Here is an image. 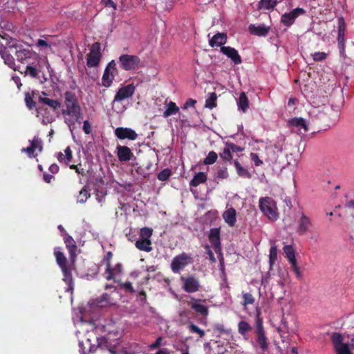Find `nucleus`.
Segmentation results:
<instances>
[{
	"label": "nucleus",
	"mask_w": 354,
	"mask_h": 354,
	"mask_svg": "<svg viewBox=\"0 0 354 354\" xmlns=\"http://www.w3.org/2000/svg\"><path fill=\"white\" fill-rule=\"evenodd\" d=\"M65 109L62 110V115L71 116L68 125L74 124L82 118V109L75 93L71 91L64 93Z\"/></svg>",
	"instance_id": "f257e3e1"
},
{
	"label": "nucleus",
	"mask_w": 354,
	"mask_h": 354,
	"mask_svg": "<svg viewBox=\"0 0 354 354\" xmlns=\"http://www.w3.org/2000/svg\"><path fill=\"white\" fill-rule=\"evenodd\" d=\"M339 116V112L337 109H335L332 106L327 105L318 110L315 115V119L320 122L330 126L335 124Z\"/></svg>",
	"instance_id": "f03ea898"
},
{
	"label": "nucleus",
	"mask_w": 354,
	"mask_h": 354,
	"mask_svg": "<svg viewBox=\"0 0 354 354\" xmlns=\"http://www.w3.org/2000/svg\"><path fill=\"white\" fill-rule=\"evenodd\" d=\"M330 340L333 346V350L336 354H353L354 338L351 339V343H344V337L339 333H333Z\"/></svg>",
	"instance_id": "7ed1b4c3"
},
{
	"label": "nucleus",
	"mask_w": 354,
	"mask_h": 354,
	"mask_svg": "<svg viewBox=\"0 0 354 354\" xmlns=\"http://www.w3.org/2000/svg\"><path fill=\"white\" fill-rule=\"evenodd\" d=\"M153 234V230L147 227H144L140 230L139 238L135 243L136 248L140 250L146 252H151L152 248V243L151 237Z\"/></svg>",
	"instance_id": "20e7f679"
},
{
	"label": "nucleus",
	"mask_w": 354,
	"mask_h": 354,
	"mask_svg": "<svg viewBox=\"0 0 354 354\" xmlns=\"http://www.w3.org/2000/svg\"><path fill=\"white\" fill-rule=\"evenodd\" d=\"M259 208L263 214L270 220H277L278 218L276 202L271 197L261 198L259 199Z\"/></svg>",
	"instance_id": "39448f33"
},
{
	"label": "nucleus",
	"mask_w": 354,
	"mask_h": 354,
	"mask_svg": "<svg viewBox=\"0 0 354 354\" xmlns=\"http://www.w3.org/2000/svg\"><path fill=\"white\" fill-rule=\"evenodd\" d=\"M46 92H41L38 96V106L36 108L37 116L41 115L44 118L47 114V109H45L42 105H46L50 108L53 111L57 110L60 107V102L57 100L50 99L47 97Z\"/></svg>",
	"instance_id": "423d86ee"
},
{
	"label": "nucleus",
	"mask_w": 354,
	"mask_h": 354,
	"mask_svg": "<svg viewBox=\"0 0 354 354\" xmlns=\"http://www.w3.org/2000/svg\"><path fill=\"white\" fill-rule=\"evenodd\" d=\"M255 326V343L260 347L262 352H265L268 349L269 344L263 329V320L259 317V315H257Z\"/></svg>",
	"instance_id": "0eeeda50"
},
{
	"label": "nucleus",
	"mask_w": 354,
	"mask_h": 354,
	"mask_svg": "<svg viewBox=\"0 0 354 354\" xmlns=\"http://www.w3.org/2000/svg\"><path fill=\"white\" fill-rule=\"evenodd\" d=\"M101 47L99 42L92 44L90 52L86 55V65L88 68H94L99 66L102 59Z\"/></svg>",
	"instance_id": "6e6552de"
},
{
	"label": "nucleus",
	"mask_w": 354,
	"mask_h": 354,
	"mask_svg": "<svg viewBox=\"0 0 354 354\" xmlns=\"http://www.w3.org/2000/svg\"><path fill=\"white\" fill-rule=\"evenodd\" d=\"M118 74V71L116 67V63L114 60H111L108 63L104 69L102 77V85L106 88L110 87Z\"/></svg>",
	"instance_id": "1a4fd4ad"
},
{
	"label": "nucleus",
	"mask_w": 354,
	"mask_h": 354,
	"mask_svg": "<svg viewBox=\"0 0 354 354\" xmlns=\"http://www.w3.org/2000/svg\"><path fill=\"white\" fill-rule=\"evenodd\" d=\"M192 262L193 259L190 254L182 252L173 259L171 263V270L174 273H178L182 269Z\"/></svg>",
	"instance_id": "9d476101"
},
{
	"label": "nucleus",
	"mask_w": 354,
	"mask_h": 354,
	"mask_svg": "<svg viewBox=\"0 0 354 354\" xmlns=\"http://www.w3.org/2000/svg\"><path fill=\"white\" fill-rule=\"evenodd\" d=\"M119 62L122 69L131 71L138 67L140 59L136 55L124 54L119 57Z\"/></svg>",
	"instance_id": "9b49d317"
},
{
	"label": "nucleus",
	"mask_w": 354,
	"mask_h": 354,
	"mask_svg": "<svg viewBox=\"0 0 354 354\" xmlns=\"http://www.w3.org/2000/svg\"><path fill=\"white\" fill-rule=\"evenodd\" d=\"M15 54L17 61L24 64H28L34 59H37L39 57L35 52L24 48L23 46L17 49V51H15Z\"/></svg>",
	"instance_id": "f8f14e48"
},
{
	"label": "nucleus",
	"mask_w": 354,
	"mask_h": 354,
	"mask_svg": "<svg viewBox=\"0 0 354 354\" xmlns=\"http://www.w3.org/2000/svg\"><path fill=\"white\" fill-rule=\"evenodd\" d=\"M243 149L233 143L226 142L225 147L223 150V160H234L239 157L238 152L242 151Z\"/></svg>",
	"instance_id": "ddd939ff"
},
{
	"label": "nucleus",
	"mask_w": 354,
	"mask_h": 354,
	"mask_svg": "<svg viewBox=\"0 0 354 354\" xmlns=\"http://www.w3.org/2000/svg\"><path fill=\"white\" fill-rule=\"evenodd\" d=\"M209 240L214 248L217 257L221 266V248L220 246V228H213L210 230Z\"/></svg>",
	"instance_id": "4468645a"
},
{
	"label": "nucleus",
	"mask_w": 354,
	"mask_h": 354,
	"mask_svg": "<svg viewBox=\"0 0 354 354\" xmlns=\"http://www.w3.org/2000/svg\"><path fill=\"white\" fill-rule=\"evenodd\" d=\"M306 10L301 8H297L290 12L284 13L281 18V22L286 26L289 27L292 26L297 17L299 15L305 14Z\"/></svg>",
	"instance_id": "2eb2a0df"
},
{
	"label": "nucleus",
	"mask_w": 354,
	"mask_h": 354,
	"mask_svg": "<svg viewBox=\"0 0 354 354\" xmlns=\"http://www.w3.org/2000/svg\"><path fill=\"white\" fill-rule=\"evenodd\" d=\"M135 90L136 87L133 84H129L120 88L114 97L113 103L131 97L135 93Z\"/></svg>",
	"instance_id": "dca6fc26"
},
{
	"label": "nucleus",
	"mask_w": 354,
	"mask_h": 354,
	"mask_svg": "<svg viewBox=\"0 0 354 354\" xmlns=\"http://www.w3.org/2000/svg\"><path fill=\"white\" fill-rule=\"evenodd\" d=\"M205 300L197 299L192 297L189 305L192 310H193L197 315L206 317L208 315V308L203 303Z\"/></svg>",
	"instance_id": "f3484780"
},
{
	"label": "nucleus",
	"mask_w": 354,
	"mask_h": 354,
	"mask_svg": "<svg viewBox=\"0 0 354 354\" xmlns=\"http://www.w3.org/2000/svg\"><path fill=\"white\" fill-rule=\"evenodd\" d=\"M115 136L120 140L129 139L135 140L138 138L137 133L131 128L118 127L115 130Z\"/></svg>",
	"instance_id": "a211bd4d"
},
{
	"label": "nucleus",
	"mask_w": 354,
	"mask_h": 354,
	"mask_svg": "<svg viewBox=\"0 0 354 354\" xmlns=\"http://www.w3.org/2000/svg\"><path fill=\"white\" fill-rule=\"evenodd\" d=\"M24 75H28L32 78L39 77V73L41 71L40 59L38 57L37 59H34L32 62L26 64Z\"/></svg>",
	"instance_id": "6ab92c4d"
},
{
	"label": "nucleus",
	"mask_w": 354,
	"mask_h": 354,
	"mask_svg": "<svg viewBox=\"0 0 354 354\" xmlns=\"http://www.w3.org/2000/svg\"><path fill=\"white\" fill-rule=\"evenodd\" d=\"M183 281V288L185 292L192 293L195 292L199 290L200 283L194 277H188L187 278H182Z\"/></svg>",
	"instance_id": "aec40b11"
},
{
	"label": "nucleus",
	"mask_w": 354,
	"mask_h": 354,
	"mask_svg": "<svg viewBox=\"0 0 354 354\" xmlns=\"http://www.w3.org/2000/svg\"><path fill=\"white\" fill-rule=\"evenodd\" d=\"M116 150L118 158L120 162L129 161L134 156L130 148L127 146L118 145Z\"/></svg>",
	"instance_id": "412c9836"
},
{
	"label": "nucleus",
	"mask_w": 354,
	"mask_h": 354,
	"mask_svg": "<svg viewBox=\"0 0 354 354\" xmlns=\"http://www.w3.org/2000/svg\"><path fill=\"white\" fill-rule=\"evenodd\" d=\"M311 226L312 223L310 218L302 213L300 219L298 221L297 232L299 235H304L309 230Z\"/></svg>",
	"instance_id": "4be33fe9"
},
{
	"label": "nucleus",
	"mask_w": 354,
	"mask_h": 354,
	"mask_svg": "<svg viewBox=\"0 0 354 354\" xmlns=\"http://www.w3.org/2000/svg\"><path fill=\"white\" fill-rule=\"evenodd\" d=\"M64 241L66 244V246L68 250L70 258L71 261L73 263L75 261V259L77 256L76 250H77V245L75 240L73 237L68 234H66L64 236Z\"/></svg>",
	"instance_id": "5701e85b"
},
{
	"label": "nucleus",
	"mask_w": 354,
	"mask_h": 354,
	"mask_svg": "<svg viewBox=\"0 0 354 354\" xmlns=\"http://www.w3.org/2000/svg\"><path fill=\"white\" fill-rule=\"evenodd\" d=\"M223 218L230 227H234L236 223V211L232 207L226 206V210L223 212Z\"/></svg>",
	"instance_id": "b1692460"
},
{
	"label": "nucleus",
	"mask_w": 354,
	"mask_h": 354,
	"mask_svg": "<svg viewBox=\"0 0 354 354\" xmlns=\"http://www.w3.org/2000/svg\"><path fill=\"white\" fill-rule=\"evenodd\" d=\"M270 27L266 26L264 24H261L259 26H255L254 24H250L248 26V31L251 35H256L258 37H265L266 36L270 31Z\"/></svg>",
	"instance_id": "393cba45"
},
{
	"label": "nucleus",
	"mask_w": 354,
	"mask_h": 354,
	"mask_svg": "<svg viewBox=\"0 0 354 354\" xmlns=\"http://www.w3.org/2000/svg\"><path fill=\"white\" fill-rule=\"evenodd\" d=\"M61 270L64 276L63 280L67 285L66 291L73 294L74 290V281L71 271L68 266L62 268Z\"/></svg>",
	"instance_id": "a878e982"
},
{
	"label": "nucleus",
	"mask_w": 354,
	"mask_h": 354,
	"mask_svg": "<svg viewBox=\"0 0 354 354\" xmlns=\"http://www.w3.org/2000/svg\"><path fill=\"white\" fill-rule=\"evenodd\" d=\"M223 54L230 58L234 64H239L242 62L241 57L239 55L238 51L234 48L223 46Z\"/></svg>",
	"instance_id": "bb28decb"
},
{
	"label": "nucleus",
	"mask_w": 354,
	"mask_h": 354,
	"mask_svg": "<svg viewBox=\"0 0 354 354\" xmlns=\"http://www.w3.org/2000/svg\"><path fill=\"white\" fill-rule=\"evenodd\" d=\"M288 125L297 128V131H300V133H302V132L301 131V129H304V133L308 131V127L306 121L304 119L301 118H292V120L288 121Z\"/></svg>",
	"instance_id": "cd10ccee"
},
{
	"label": "nucleus",
	"mask_w": 354,
	"mask_h": 354,
	"mask_svg": "<svg viewBox=\"0 0 354 354\" xmlns=\"http://www.w3.org/2000/svg\"><path fill=\"white\" fill-rule=\"evenodd\" d=\"M122 271V266L120 263H117L114 267L110 266V271H106V268L105 269V278L106 280H114L115 276L119 274Z\"/></svg>",
	"instance_id": "c85d7f7f"
},
{
	"label": "nucleus",
	"mask_w": 354,
	"mask_h": 354,
	"mask_svg": "<svg viewBox=\"0 0 354 354\" xmlns=\"http://www.w3.org/2000/svg\"><path fill=\"white\" fill-rule=\"evenodd\" d=\"M0 37L6 40V47H7V48H9L10 50H12L13 49H15V51H17V49L22 47V45L20 44L17 39L11 38V37L8 38V35L6 34H5L4 35H0Z\"/></svg>",
	"instance_id": "c756f323"
},
{
	"label": "nucleus",
	"mask_w": 354,
	"mask_h": 354,
	"mask_svg": "<svg viewBox=\"0 0 354 354\" xmlns=\"http://www.w3.org/2000/svg\"><path fill=\"white\" fill-rule=\"evenodd\" d=\"M54 255L56 258L57 263L59 265L60 268L68 266L67 259H66L64 254L59 250V248H55Z\"/></svg>",
	"instance_id": "7c9ffc66"
},
{
	"label": "nucleus",
	"mask_w": 354,
	"mask_h": 354,
	"mask_svg": "<svg viewBox=\"0 0 354 354\" xmlns=\"http://www.w3.org/2000/svg\"><path fill=\"white\" fill-rule=\"evenodd\" d=\"M233 163L239 176L245 178H250L252 177L251 174L248 171L247 169L241 166L236 158L234 159Z\"/></svg>",
	"instance_id": "2f4dec72"
},
{
	"label": "nucleus",
	"mask_w": 354,
	"mask_h": 354,
	"mask_svg": "<svg viewBox=\"0 0 354 354\" xmlns=\"http://www.w3.org/2000/svg\"><path fill=\"white\" fill-rule=\"evenodd\" d=\"M278 3L277 0H260L257 8L259 10H269L274 8Z\"/></svg>",
	"instance_id": "473e14b6"
},
{
	"label": "nucleus",
	"mask_w": 354,
	"mask_h": 354,
	"mask_svg": "<svg viewBox=\"0 0 354 354\" xmlns=\"http://www.w3.org/2000/svg\"><path fill=\"white\" fill-rule=\"evenodd\" d=\"M207 180V176L203 172H198L196 174L189 183L191 187H197L199 184L205 183Z\"/></svg>",
	"instance_id": "72a5a7b5"
},
{
	"label": "nucleus",
	"mask_w": 354,
	"mask_h": 354,
	"mask_svg": "<svg viewBox=\"0 0 354 354\" xmlns=\"http://www.w3.org/2000/svg\"><path fill=\"white\" fill-rule=\"evenodd\" d=\"M237 104L240 110H241L243 113L246 112L249 107V101L244 92H242L240 94Z\"/></svg>",
	"instance_id": "f704fd0d"
},
{
	"label": "nucleus",
	"mask_w": 354,
	"mask_h": 354,
	"mask_svg": "<svg viewBox=\"0 0 354 354\" xmlns=\"http://www.w3.org/2000/svg\"><path fill=\"white\" fill-rule=\"evenodd\" d=\"M167 106V109L163 112L164 118H168L179 112V108L175 102L170 101Z\"/></svg>",
	"instance_id": "c9c22d12"
},
{
	"label": "nucleus",
	"mask_w": 354,
	"mask_h": 354,
	"mask_svg": "<svg viewBox=\"0 0 354 354\" xmlns=\"http://www.w3.org/2000/svg\"><path fill=\"white\" fill-rule=\"evenodd\" d=\"M91 194L89 192L88 187L85 185L80 191L79 195L77 198V202L79 203H84L88 198H90Z\"/></svg>",
	"instance_id": "e433bc0d"
},
{
	"label": "nucleus",
	"mask_w": 354,
	"mask_h": 354,
	"mask_svg": "<svg viewBox=\"0 0 354 354\" xmlns=\"http://www.w3.org/2000/svg\"><path fill=\"white\" fill-rule=\"evenodd\" d=\"M278 332L282 338H286L289 334V327L288 322L283 317L281 321V324L277 328Z\"/></svg>",
	"instance_id": "4c0bfd02"
},
{
	"label": "nucleus",
	"mask_w": 354,
	"mask_h": 354,
	"mask_svg": "<svg viewBox=\"0 0 354 354\" xmlns=\"http://www.w3.org/2000/svg\"><path fill=\"white\" fill-rule=\"evenodd\" d=\"M337 40L340 55L345 57V33L338 32Z\"/></svg>",
	"instance_id": "58836bf2"
},
{
	"label": "nucleus",
	"mask_w": 354,
	"mask_h": 354,
	"mask_svg": "<svg viewBox=\"0 0 354 354\" xmlns=\"http://www.w3.org/2000/svg\"><path fill=\"white\" fill-rule=\"evenodd\" d=\"M114 282L118 283L120 289L123 290L127 293H133L135 290L133 287L132 283L130 281L122 282L120 280L114 279Z\"/></svg>",
	"instance_id": "ea45409f"
},
{
	"label": "nucleus",
	"mask_w": 354,
	"mask_h": 354,
	"mask_svg": "<svg viewBox=\"0 0 354 354\" xmlns=\"http://www.w3.org/2000/svg\"><path fill=\"white\" fill-rule=\"evenodd\" d=\"M36 94L37 93L35 91L32 92V96L28 92L25 94L26 105L30 110L37 108L36 102L32 100V97H35Z\"/></svg>",
	"instance_id": "a19ab883"
},
{
	"label": "nucleus",
	"mask_w": 354,
	"mask_h": 354,
	"mask_svg": "<svg viewBox=\"0 0 354 354\" xmlns=\"http://www.w3.org/2000/svg\"><path fill=\"white\" fill-rule=\"evenodd\" d=\"M2 59L4 60V63L8 65L10 68L13 69L14 71H17V68H15V62L13 57L10 55L9 52L6 53L3 56L1 57Z\"/></svg>",
	"instance_id": "79ce46f5"
},
{
	"label": "nucleus",
	"mask_w": 354,
	"mask_h": 354,
	"mask_svg": "<svg viewBox=\"0 0 354 354\" xmlns=\"http://www.w3.org/2000/svg\"><path fill=\"white\" fill-rule=\"evenodd\" d=\"M30 146H32L35 150H38L39 152H41L43 150V142L41 138L38 136H34L32 140H29Z\"/></svg>",
	"instance_id": "37998d69"
},
{
	"label": "nucleus",
	"mask_w": 354,
	"mask_h": 354,
	"mask_svg": "<svg viewBox=\"0 0 354 354\" xmlns=\"http://www.w3.org/2000/svg\"><path fill=\"white\" fill-rule=\"evenodd\" d=\"M238 327L239 333L243 336H245L246 333L252 329L250 325L245 321H241L238 324Z\"/></svg>",
	"instance_id": "c03bdc74"
},
{
	"label": "nucleus",
	"mask_w": 354,
	"mask_h": 354,
	"mask_svg": "<svg viewBox=\"0 0 354 354\" xmlns=\"http://www.w3.org/2000/svg\"><path fill=\"white\" fill-rule=\"evenodd\" d=\"M210 46L212 48L221 47V33L218 32L214 35L209 41Z\"/></svg>",
	"instance_id": "a18cd8bd"
},
{
	"label": "nucleus",
	"mask_w": 354,
	"mask_h": 354,
	"mask_svg": "<svg viewBox=\"0 0 354 354\" xmlns=\"http://www.w3.org/2000/svg\"><path fill=\"white\" fill-rule=\"evenodd\" d=\"M289 263L291 265V268L295 272L296 277L299 279H301L303 277V273L300 271L299 267L297 262V259H292L291 261H289Z\"/></svg>",
	"instance_id": "49530a36"
},
{
	"label": "nucleus",
	"mask_w": 354,
	"mask_h": 354,
	"mask_svg": "<svg viewBox=\"0 0 354 354\" xmlns=\"http://www.w3.org/2000/svg\"><path fill=\"white\" fill-rule=\"evenodd\" d=\"M111 296L107 293L102 294L97 299V304L100 306H104L111 304Z\"/></svg>",
	"instance_id": "de8ad7c7"
},
{
	"label": "nucleus",
	"mask_w": 354,
	"mask_h": 354,
	"mask_svg": "<svg viewBox=\"0 0 354 354\" xmlns=\"http://www.w3.org/2000/svg\"><path fill=\"white\" fill-rule=\"evenodd\" d=\"M283 252L286 255V257L289 261L292 259H295V252L292 245H288L283 247Z\"/></svg>",
	"instance_id": "09e8293b"
},
{
	"label": "nucleus",
	"mask_w": 354,
	"mask_h": 354,
	"mask_svg": "<svg viewBox=\"0 0 354 354\" xmlns=\"http://www.w3.org/2000/svg\"><path fill=\"white\" fill-rule=\"evenodd\" d=\"M218 158V155L216 152L212 151L209 152L207 157L205 158L203 162L205 165H212L214 163Z\"/></svg>",
	"instance_id": "8fccbe9b"
},
{
	"label": "nucleus",
	"mask_w": 354,
	"mask_h": 354,
	"mask_svg": "<svg viewBox=\"0 0 354 354\" xmlns=\"http://www.w3.org/2000/svg\"><path fill=\"white\" fill-rule=\"evenodd\" d=\"M217 96L215 93H211L210 96L206 100L205 107L213 109L216 106V101Z\"/></svg>",
	"instance_id": "3c124183"
},
{
	"label": "nucleus",
	"mask_w": 354,
	"mask_h": 354,
	"mask_svg": "<svg viewBox=\"0 0 354 354\" xmlns=\"http://www.w3.org/2000/svg\"><path fill=\"white\" fill-rule=\"evenodd\" d=\"M171 174V172L170 169H163L158 174V179L161 181H165L169 178Z\"/></svg>",
	"instance_id": "603ef678"
},
{
	"label": "nucleus",
	"mask_w": 354,
	"mask_h": 354,
	"mask_svg": "<svg viewBox=\"0 0 354 354\" xmlns=\"http://www.w3.org/2000/svg\"><path fill=\"white\" fill-rule=\"evenodd\" d=\"M277 259V250L276 246H272L270 250L269 262L272 266Z\"/></svg>",
	"instance_id": "864d4df0"
},
{
	"label": "nucleus",
	"mask_w": 354,
	"mask_h": 354,
	"mask_svg": "<svg viewBox=\"0 0 354 354\" xmlns=\"http://www.w3.org/2000/svg\"><path fill=\"white\" fill-rule=\"evenodd\" d=\"M312 56L315 62H322L327 58L328 54L324 52H317L313 54Z\"/></svg>",
	"instance_id": "5fc2aeb1"
},
{
	"label": "nucleus",
	"mask_w": 354,
	"mask_h": 354,
	"mask_svg": "<svg viewBox=\"0 0 354 354\" xmlns=\"http://www.w3.org/2000/svg\"><path fill=\"white\" fill-rule=\"evenodd\" d=\"M189 328L192 333H197L198 334L200 337H203L205 335V332L203 330H201L197 326L190 324L189 325Z\"/></svg>",
	"instance_id": "6e6d98bb"
},
{
	"label": "nucleus",
	"mask_w": 354,
	"mask_h": 354,
	"mask_svg": "<svg viewBox=\"0 0 354 354\" xmlns=\"http://www.w3.org/2000/svg\"><path fill=\"white\" fill-rule=\"evenodd\" d=\"M82 165L80 163L78 165H70L69 168L71 169H74L75 172L82 176H85L86 172V170L81 167Z\"/></svg>",
	"instance_id": "4d7b16f0"
},
{
	"label": "nucleus",
	"mask_w": 354,
	"mask_h": 354,
	"mask_svg": "<svg viewBox=\"0 0 354 354\" xmlns=\"http://www.w3.org/2000/svg\"><path fill=\"white\" fill-rule=\"evenodd\" d=\"M35 151L36 150L30 145L26 148L21 149V151L26 153L28 156L30 158L37 156V153H35Z\"/></svg>",
	"instance_id": "13d9d810"
},
{
	"label": "nucleus",
	"mask_w": 354,
	"mask_h": 354,
	"mask_svg": "<svg viewBox=\"0 0 354 354\" xmlns=\"http://www.w3.org/2000/svg\"><path fill=\"white\" fill-rule=\"evenodd\" d=\"M65 156L64 158H66V165H69V163L71 162L73 158V151L70 147H67L65 150Z\"/></svg>",
	"instance_id": "bf43d9fd"
},
{
	"label": "nucleus",
	"mask_w": 354,
	"mask_h": 354,
	"mask_svg": "<svg viewBox=\"0 0 354 354\" xmlns=\"http://www.w3.org/2000/svg\"><path fill=\"white\" fill-rule=\"evenodd\" d=\"M346 23L343 17H338V32L345 33Z\"/></svg>",
	"instance_id": "052dcab7"
},
{
	"label": "nucleus",
	"mask_w": 354,
	"mask_h": 354,
	"mask_svg": "<svg viewBox=\"0 0 354 354\" xmlns=\"http://www.w3.org/2000/svg\"><path fill=\"white\" fill-rule=\"evenodd\" d=\"M243 304L244 306H246L248 304H252L254 302V299L252 294L250 293H245L243 295Z\"/></svg>",
	"instance_id": "680f3d73"
},
{
	"label": "nucleus",
	"mask_w": 354,
	"mask_h": 354,
	"mask_svg": "<svg viewBox=\"0 0 354 354\" xmlns=\"http://www.w3.org/2000/svg\"><path fill=\"white\" fill-rule=\"evenodd\" d=\"M113 257V253L111 251L106 252V254L104 259L106 263V271H110L111 259Z\"/></svg>",
	"instance_id": "e2e57ef3"
},
{
	"label": "nucleus",
	"mask_w": 354,
	"mask_h": 354,
	"mask_svg": "<svg viewBox=\"0 0 354 354\" xmlns=\"http://www.w3.org/2000/svg\"><path fill=\"white\" fill-rule=\"evenodd\" d=\"M251 160L254 162L256 166H260L263 164V161L259 158V156L255 153H251Z\"/></svg>",
	"instance_id": "0e129e2a"
},
{
	"label": "nucleus",
	"mask_w": 354,
	"mask_h": 354,
	"mask_svg": "<svg viewBox=\"0 0 354 354\" xmlns=\"http://www.w3.org/2000/svg\"><path fill=\"white\" fill-rule=\"evenodd\" d=\"M205 252L208 255L209 260L212 262H216V258L214 257V253L208 245H205Z\"/></svg>",
	"instance_id": "69168bd1"
},
{
	"label": "nucleus",
	"mask_w": 354,
	"mask_h": 354,
	"mask_svg": "<svg viewBox=\"0 0 354 354\" xmlns=\"http://www.w3.org/2000/svg\"><path fill=\"white\" fill-rule=\"evenodd\" d=\"M196 101L195 100H193L192 98L188 99L185 103L184 104L183 109H187L189 107H194L196 104Z\"/></svg>",
	"instance_id": "338daca9"
},
{
	"label": "nucleus",
	"mask_w": 354,
	"mask_h": 354,
	"mask_svg": "<svg viewBox=\"0 0 354 354\" xmlns=\"http://www.w3.org/2000/svg\"><path fill=\"white\" fill-rule=\"evenodd\" d=\"M101 2L105 7H111L114 10L117 9L116 4L112 0H101Z\"/></svg>",
	"instance_id": "774afa93"
}]
</instances>
